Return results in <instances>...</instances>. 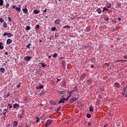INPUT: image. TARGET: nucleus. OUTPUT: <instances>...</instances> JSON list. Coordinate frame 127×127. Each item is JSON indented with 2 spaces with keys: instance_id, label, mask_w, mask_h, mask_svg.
I'll return each instance as SVG.
<instances>
[{
  "instance_id": "20e7f679",
  "label": "nucleus",
  "mask_w": 127,
  "mask_h": 127,
  "mask_svg": "<svg viewBox=\"0 0 127 127\" xmlns=\"http://www.w3.org/2000/svg\"><path fill=\"white\" fill-rule=\"evenodd\" d=\"M87 76L86 73H83L80 76V80H84L86 76Z\"/></svg>"
},
{
  "instance_id": "052dcab7",
  "label": "nucleus",
  "mask_w": 127,
  "mask_h": 127,
  "mask_svg": "<svg viewBox=\"0 0 127 127\" xmlns=\"http://www.w3.org/2000/svg\"><path fill=\"white\" fill-rule=\"evenodd\" d=\"M96 103H97V104H99V103H100V100H98V101L96 102Z\"/></svg>"
},
{
  "instance_id": "c03bdc74",
  "label": "nucleus",
  "mask_w": 127,
  "mask_h": 127,
  "mask_svg": "<svg viewBox=\"0 0 127 127\" xmlns=\"http://www.w3.org/2000/svg\"><path fill=\"white\" fill-rule=\"evenodd\" d=\"M60 109H61V107L59 106L57 109V112H59V111L60 110Z\"/></svg>"
},
{
  "instance_id": "0e129e2a",
  "label": "nucleus",
  "mask_w": 127,
  "mask_h": 127,
  "mask_svg": "<svg viewBox=\"0 0 127 127\" xmlns=\"http://www.w3.org/2000/svg\"><path fill=\"white\" fill-rule=\"evenodd\" d=\"M91 68H94V65H91Z\"/></svg>"
},
{
  "instance_id": "f8f14e48",
  "label": "nucleus",
  "mask_w": 127,
  "mask_h": 127,
  "mask_svg": "<svg viewBox=\"0 0 127 127\" xmlns=\"http://www.w3.org/2000/svg\"><path fill=\"white\" fill-rule=\"evenodd\" d=\"M3 45V43L2 42H0V50H2V49H3L4 47L2 46Z\"/></svg>"
},
{
  "instance_id": "473e14b6",
  "label": "nucleus",
  "mask_w": 127,
  "mask_h": 127,
  "mask_svg": "<svg viewBox=\"0 0 127 127\" xmlns=\"http://www.w3.org/2000/svg\"><path fill=\"white\" fill-rule=\"evenodd\" d=\"M55 30H56V28H55V27H53L51 29L52 31H55Z\"/></svg>"
},
{
  "instance_id": "412c9836",
  "label": "nucleus",
  "mask_w": 127,
  "mask_h": 127,
  "mask_svg": "<svg viewBox=\"0 0 127 127\" xmlns=\"http://www.w3.org/2000/svg\"><path fill=\"white\" fill-rule=\"evenodd\" d=\"M40 64H41V65H42V68H45L47 66V65H46V64L45 65L43 63H40Z\"/></svg>"
},
{
  "instance_id": "774afa93",
  "label": "nucleus",
  "mask_w": 127,
  "mask_h": 127,
  "mask_svg": "<svg viewBox=\"0 0 127 127\" xmlns=\"http://www.w3.org/2000/svg\"><path fill=\"white\" fill-rule=\"evenodd\" d=\"M10 126H11V125H8V126H7L6 127H10Z\"/></svg>"
},
{
  "instance_id": "58836bf2",
  "label": "nucleus",
  "mask_w": 127,
  "mask_h": 127,
  "mask_svg": "<svg viewBox=\"0 0 127 127\" xmlns=\"http://www.w3.org/2000/svg\"><path fill=\"white\" fill-rule=\"evenodd\" d=\"M6 35H8V33L4 32L3 34V36H6Z\"/></svg>"
},
{
  "instance_id": "9d476101",
  "label": "nucleus",
  "mask_w": 127,
  "mask_h": 127,
  "mask_svg": "<svg viewBox=\"0 0 127 127\" xmlns=\"http://www.w3.org/2000/svg\"><path fill=\"white\" fill-rule=\"evenodd\" d=\"M115 86L116 87V88H120L121 85H120L119 83L116 82L114 84Z\"/></svg>"
},
{
  "instance_id": "bb28decb",
  "label": "nucleus",
  "mask_w": 127,
  "mask_h": 127,
  "mask_svg": "<svg viewBox=\"0 0 127 127\" xmlns=\"http://www.w3.org/2000/svg\"><path fill=\"white\" fill-rule=\"evenodd\" d=\"M3 5V0H0V6Z\"/></svg>"
},
{
  "instance_id": "dca6fc26",
  "label": "nucleus",
  "mask_w": 127,
  "mask_h": 127,
  "mask_svg": "<svg viewBox=\"0 0 127 127\" xmlns=\"http://www.w3.org/2000/svg\"><path fill=\"white\" fill-rule=\"evenodd\" d=\"M30 46H31V44L30 43H28L27 45H26V47L27 48H28L29 49H30Z\"/></svg>"
},
{
  "instance_id": "f704fd0d",
  "label": "nucleus",
  "mask_w": 127,
  "mask_h": 127,
  "mask_svg": "<svg viewBox=\"0 0 127 127\" xmlns=\"http://www.w3.org/2000/svg\"><path fill=\"white\" fill-rule=\"evenodd\" d=\"M0 22L2 23V22H4V20L2 19V18H0Z\"/></svg>"
},
{
  "instance_id": "393cba45",
  "label": "nucleus",
  "mask_w": 127,
  "mask_h": 127,
  "mask_svg": "<svg viewBox=\"0 0 127 127\" xmlns=\"http://www.w3.org/2000/svg\"><path fill=\"white\" fill-rule=\"evenodd\" d=\"M31 29V27H30V26H27L26 27V30H30Z\"/></svg>"
},
{
  "instance_id": "13d9d810",
  "label": "nucleus",
  "mask_w": 127,
  "mask_h": 127,
  "mask_svg": "<svg viewBox=\"0 0 127 127\" xmlns=\"http://www.w3.org/2000/svg\"><path fill=\"white\" fill-rule=\"evenodd\" d=\"M108 124H105V125L104 126V127H108Z\"/></svg>"
},
{
  "instance_id": "4be33fe9",
  "label": "nucleus",
  "mask_w": 127,
  "mask_h": 127,
  "mask_svg": "<svg viewBox=\"0 0 127 127\" xmlns=\"http://www.w3.org/2000/svg\"><path fill=\"white\" fill-rule=\"evenodd\" d=\"M36 123H37V124H38V122H39L40 121V119H39V118H38V116H37L36 118Z\"/></svg>"
},
{
  "instance_id": "a878e982",
  "label": "nucleus",
  "mask_w": 127,
  "mask_h": 127,
  "mask_svg": "<svg viewBox=\"0 0 127 127\" xmlns=\"http://www.w3.org/2000/svg\"><path fill=\"white\" fill-rule=\"evenodd\" d=\"M58 54H57V53H55L53 55V58H56V57H57Z\"/></svg>"
},
{
  "instance_id": "7ed1b4c3",
  "label": "nucleus",
  "mask_w": 127,
  "mask_h": 127,
  "mask_svg": "<svg viewBox=\"0 0 127 127\" xmlns=\"http://www.w3.org/2000/svg\"><path fill=\"white\" fill-rule=\"evenodd\" d=\"M77 99L78 98L76 97L72 98L69 100V104H73V103H74V102H76V101H77Z\"/></svg>"
},
{
  "instance_id": "9b49d317",
  "label": "nucleus",
  "mask_w": 127,
  "mask_h": 127,
  "mask_svg": "<svg viewBox=\"0 0 127 127\" xmlns=\"http://www.w3.org/2000/svg\"><path fill=\"white\" fill-rule=\"evenodd\" d=\"M60 22H61V20H56L55 21L54 23L56 24H60Z\"/></svg>"
},
{
  "instance_id": "603ef678",
  "label": "nucleus",
  "mask_w": 127,
  "mask_h": 127,
  "mask_svg": "<svg viewBox=\"0 0 127 127\" xmlns=\"http://www.w3.org/2000/svg\"><path fill=\"white\" fill-rule=\"evenodd\" d=\"M124 59H127V55H125L123 56Z\"/></svg>"
},
{
  "instance_id": "338daca9",
  "label": "nucleus",
  "mask_w": 127,
  "mask_h": 127,
  "mask_svg": "<svg viewBox=\"0 0 127 127\" xmlns=\"http://www.w3.org/2000/svg\"><path fill=\"white\" fill-rule=\"evenodd\" d=\"M71 97V94H69V95L67 96V97L70 98Z\"/></svg>"
},
{
  "instance_id": "5701e85b",
  "label": "nucleus",
  "mask_w": 127,
  "mask_h": 127,
  "mask_svg": "<svg viewBox=\"0 0 127 127\" xmlns=\"http://www.w3.org/2000/svg\"><path fill=\"white\" fill-rule=\"evenodd\" d=\"M4 71H5V69L4 68H3V67H1L0 68V71L1 73H3V72H4Z\"/></svg>"
},
{
  "instance_id": "a211bd4d",
  "label": "nucleus",
  "mask_w": 127,
  "mask_h": 127,
  "mask_svg": "<svg viewBox=\"0 0 127 127\" xmlns=\"http://www.w3.org/2000/svg\"><path fill=\"white\" fill-rule=\"evenodd\" d=\"M15 9H16V10H17V11H18V12H20L21 9L20 8V7H15Z\"/></svg>"
},
{
  "instance_id": "ddd939ff",
  "label": "nucleus",
  "mask_w": 127,
  "mask_h": 127,
  "mask_svg": "<svg viewBox=\"0 0 127 127\" xmlns=\"http://www.w3.org/2000/svg\"><path fill=\"white\" fill-rule=\"evenodd\" d=\"M22 10H23L24 13H27V12H28V10L26 8L22 9Z\"/></svg>"
},
{
  "instance_id": "6e6d98bb",
  "label": "nucleus",
  "mask_w": 127,
  "mask_h": 127,
  "mask_svg": "<svg viewBox=\"0 0 127 127\" xmlns=\"http://www.w3.org/2000/svg\"><path fill=\"white\" fill-rule=\"evenodd\" d=\"M36 89L37 90H39V89H40V88H39V86H37V87H36Z\"/></svg>"
},
{
  "instance_id": "f03ea898",
  "label": "nucleus",
  "mask_w": 127,
  "mask_h": 127,
  "mask_svg": "<svg viewBox=\"0 0 127 127\" xmlns=\"http://www.w3.org/2000/svg\"><path fill=\"white\" fill-rule=\"evenodd\" d=\"M31 59H32V57L27 56L24 58V61H26L27 62H29V61H30V60H31Z\"/></svg>"
},
{
  "instance_id": "bf43d9fd",
  "label": "nucleus",
  "mask_w": 127,
  "mask_h": 127,
  "mask_svg": "<svg viewBox=\"0 0 127 127\" xmlns=\"http://www.w3.org/2000/svg\"><path fill=\"white\" fill-rule=\"evenodd\" d=\"M61 80V79H57V82L58 83V82H59V81H60Z\"/></svg>"
},
{
  "instance_id": "6ab92c4d",
  "label": "nucleus",
  "mask_w": 127,
  "mask_h": 127,
  "mask_svg": "<svg viewBox=\"0 0 127 127\" xmlns=\"http://www.w3.org/2000/svg\"><path fill=\"white\" fill-rule=\"evenodd\" d=\"M89 112H94V108L92 106L89 107Z\"/></svg>"
},
{
  "instance_id": "e433bc0d",
  "label": "nucleus",
  "mask_w": 127,
  "mask_h": 127,
  "mask_svg": "<svg viewBox=\"0 0 127 127\" xmlns=\"http://www.w3.org/2000/svg\"><path fill=\"white\" fill-rule=\"evenodd\" d=\"M124 61H127V60H119V61H116L115 62L117 63V62H123Z\"/></svg>"
},
{
  "instance_id": "c85d7f7f",
  "label": "nucleus",
  "mask_w": 127,
  "mask_h": 127,
  "mask_svg": "<svg viewBox=\"0 0 127 127\" xmlns=\"http://www.w3.org/2000/svg\"><path fill=\"white\" fill-rule=\"evenodd\" d=\"M104 20H105V21H109V18L108 16H105L104 17Z\"/></svg>"
},
{
  "instance_id": "8fccbe9b",
  "label": "nucleus",
  "mask_w": 127,
  "mask_h": 127,
  "mask_svg": "<svg viewBox=\"0 0 127 127\" xmlns=\"http://www.w3.org/2000/svg\"><path fill=\"white\" fill-rule=\"evenodd\" d=\"M8 19L10 22H11V18H10V17H8Z\"/></svg>"
},
{
  "instance_id": "c756f323",
  "label": "nucleus",
  "mask_w": 127,
  "mask_h": 127,
  "mask_svg": "<svg viewBox=\"0 0 127 127\" xmlns=\"http://www.w3.org/2000/svg\"><path fill=\"white\" fill-rule=\"evenodd\" d=\"M90 29H91V27H86V31H87V32H89V31H90Z\"/></svg>"
},
{
  "instance_id": "864d4df0",
  "label": "nucleus",
  "mask_w": 127,
  "mask_h": 127,
  "mask_svg": "<svg viewBox=\"0 0 127 127\" xmlns=\"http://www.w3.org/2000/svg\"><path fill=\"white\" fill-rule=\"evenodd\" d=\"M43 12H47V9L46 8L43 11Z\"/></svg>"
},
{
  "instance_id": "2f4dec72",
  "label": "nucleus",
  "mask_w": 127,
  "mask_h": 127,
  "mask_svg": "<svg viewBox=\"0 0 127 127\" xmlns=\"http://www.w3.org/2000/svg\"><path fill=\"white\" fill-rule=\"evenodd\" d=\"M65 61H62V65H63V66H65Z\"/></svg>"
},
{
  "instance_id": "aec40b11",
  "label": "nucleus",
  "mask_w": 127,
  "mask_h": 127,
  "mask_svg": "<svg viewBox=\"0 0 127 127\" xmlns=\"http://www.w3.org/2000/svg\"><path fill=\"white\" fill-rule=\"evenodd\" d=\"M3 27L6 28L7 27V24L5 22H3Z\"/></svg>"
},
{
  "instance_id": "7c9ffc66",
  "label": "nucleus",
  "mask_w": 127,
  "mask_h": 127,
  "mask_svg": "<svg viewBox=\"0 0 127 127\" xmlns=\"http://www.w3.org/2000/svg\"><path fill=\"white\" fill-rule=\"evenodd\" d=\"M36 29L38 30V29H39V27H40V26H39V25L37 24L36 25Z\"/></svg>"
},
{
  "instance_id": "a19ab883",
  "label": "nucleus",
  "mask_w": 127,
  "mask_h": 127,
  "mask_svg": "<svg viewBox=\"0 0 127 127\" xmlns=\"http://www.w3.org/2000/svg\"><path fill=\"white\" fill-rule=\"evenodd\" d=\"M109 9L107 8V7H103V10H106V11H108Z\"/></svg>"
},
{
  "instance_id": "f3484780",
  "label": "nucleus",
  "mask_w": 127,
  "mask_h": 127,
  "mask_svg": "<svg viewBox=\"0 0 127 127\" xmlns=\"http://www.w3.org/2000/svg\"><path fill=\"white\" fill-rule=\"evenodd\" d=\"M12 36H13V34L12 33H8L7 37L9 38V37H12Z\"/></svg>"
},
{
  "instance_id": "49530a36",
  "label": "nucleus",
  "mask_w": 127,
  "mask_h": 127,
  "mask_svg": "<svg viewBox=\"0 0 127 127\" xmlns=\"http://www.w3.org/2000/svg\"><path fill=\"white\" fill-rule=\"evenodd\" d=\"M127 89V86H126V87H125L124 88V89H123V90H124V92H126Z\"/></svg>"
},
{
  "instance_id": "423d86ee",
  "label": "nucleus",
  "mask_w": 127,
  "mask_h": 127,
  "mask_svg": "<svg viewBox=\"0 0 127 127\" xmlns=\"http://www.w3.org/2000/svg\"><path fill=\"white\" fill-rule=\"evenodd\" d=\"M65 98H62L58 102V104H61L62 103H65Z\"/></svg>"
},
{
  "instance_id": "6e6552de",
  "label": "nucleus",
  "mask_w": 127,
  "mask_h": 127,
  "mask_svg": "<svg viewBox=\"0 0 127 127\" xmlns=\"http://www.w3.org/2000/svg\"><path fill=\"white\" fill-rule=\"evenodd\" d=\"M11 42H12V40L10 39H8L6 41V44H8V45H9V44H10Z\"/></svg>"
},
{
  "instance_id": "b1692460",
  "label": "nucleus",
  "mask_w": 127,
  "mask_h": 127,
  "mask_svg": "<svg viewBox=\"0 0 127 127\" xmlns=\"http://www.w3.org/2000/svg\"><path fill=\"white\" fill-rule=\"evenodd\" d=\"M97 11L98 13H102V10L101 9V8L97 9Z\"/></svg>"
},
{
  "instance_id": "4c0bfd02",
  "label": "nucleus",
  "mask_w": 127,
  "mask_h": 127,
  "mask_svg": "<svg viewBox=\"0 0 127 127\" xmlns=\"http://www.w3.org/2000/svg\"><path fill=\"white\" fill-rule=\"evenodd\" d=\"M8 106H9V109H12V105L11 104H8Z\"/></svg>"
},
{
  "instance_id": "4d7b16f0",
  "label": "nucleus",
  "mask_w": 127,
  "mask_h": 127,
  "mask_svg": "<svg viewBox=\"0 0 127 127\" xmlns=\"http://www.w3.org/2000/svg\"><path fill=\"white\" fill-rule=\"evenodd\" d=\"M20 83H19V85L17 86V88H20Z\"/></svg>"
},
{
  "instance_id": "c9c22d12",
  "label": "nucleus",
  "mask_w": 127,
  "mask_h": 127,
  "mask_svg": "<svg viewBox=\"0 0 127 127\" xmlns=\"http://www.w3.org/2000/svg\"><path fill=\"white\" fill-rule=\"evenodd\" d=\"M63 28H70V26L69 25L64 26Z\"/></svg>"
},
{
  "instance_id": "39448f33",
  "label": "nucleus",
  "mask_w": 127,
  "mask_h": 127,
  "mask_svg": "<svg viewBox=\"0 0 127 127\" xmlns=\"http://www.w3.org/2000/svg\"><path fill=\"white\" fill-rule=\"evenodd\" d=\"M19 107H20L19 106V104H17V103H15L13 105V109H16V108L17 109H18V108H19Z\"/></svg>"
},
{
  "instance_id": "e2e57ef3",
  "label": "nucleus",
  "mask_w": 127,
  "mask_h": 127,
  "mask_svg": "<svg viewBox=\"0 0 127 127\" xmlns=\"http://www.w3.org/2000/svg\"><path fill=\"white\" fill-rule=\"evenodd\" d=\"M15 7H16V6L13 5V6H12V8H15Z\"/></svg>"
},
{
  "instance_id": "69168bd1",
  "label": "nucleus",
  "mask_w": 127,
  "mask_h": 127,
  "mask_svg": "<svg viewBox=\"0 0 127 127\" xmlns=\"http://www.w3.org/2000/svg\"><path fill=\"white\" fill-rule=\"evenodd\" d=\"M118 20H122V18L119 17V18H118Z\"/></svg>"
},
{
  "instance_id": "680f3d73",
  "label": "nucleus",
  "mask_w": 127,
  "mask_h": 127,
  "mask_svg": "<svg viewBox=\"0 0 127 127\" xmlns=\"http://www.w3.org/2000/svg\"><path fill=\"white\" fill-rule=\"evenodd\" d=\"M8 53H7V52H5V55H8Z\"/></svg>"
},
{
  "instance_id": "09e8293b",
  "label": "nucleus",
  "mask_w": 127,
  "mask_h": 127,
  "mask_svg": "<svg viewBox=\"0 0 127 127\" xmlns=\"http://www.w3.org/2000/svg\"><path fill=\"white\" fill-rule=\"evenodd\" d=\"M116 124H117L118 127H120V126H121V123H120L119 122H117Z\"/></svg>"
},
{
  "instance_id": "ea45409f",
  "label": "nucleus",
  "mask_w": 127,
  "mask_h": 127,
  "mask_svg": "<svg viewBox=\"0 0 127 127\" xmlns=\"http://www.w3.org/2000/svg\"><path fill=\"white\" fill-rule=\"evenodd\" d=\"M8 6H9V3H7L5 6V7L6 8H8Z\"/></svg>"
},
{
  "instance_id": "2eb2a0df",
  "label": "nucleus",
  "mask_w": 127,
  "mask_h": 127,
  "mask_svg": "<svg viewBox=\"0 0 127 127\" xmlns=\"http://www.w3.org/2000/svg\"><path fill=\"white\" fill-rule=\"evenodd\" d=\"M17 124H18L17 121L14 122V123H13V127H17Z\"/></svg>"
},
{
  "instance_id": "3c124183",
  "label": "nucleus",
  "mask_w": 127,
  "mask_h": 127,
  "mask_svg": "<svg viewBox=\"0 0 127 127\" xmlns=\"http://www.w3.org/2000/svg\"><path fill=\"white\" fill-rule=\"evenodd\" d=\"M64 101H68V100H69V97H67L66 98H64Z\"/></svg>"
},
{
  "instance_id": "37998d69",
  "label": "nucleus",
  "mask_w": 127,
  "mask_h": 127,
  "mask_svg": "<svg viewBox=\"0 0 127 127\" xmlns=\"http://www.w3.org/2000/svg\"><path fill=\"white\" fill-rule=\"evenodd\" d=\"M39 87L40 88V89H43V85H40L39 86Z\"/></svg>"
},
{
  "instance_id": "cd10ccee",
  "label": "nucleus",
  "mask_w": 127,
  "mask_h": 127,
  "mask_svg": "<svg viewBox=\"0 0 127 127\" xmlns=\"http://www.w3.org/2000/svg\"><path fill=\"white\" fill-rule=\"evenodd\" d=\"M86 117H87L88 119H91V114H86Z\"/></svg>"
},
{
  "instance_id": "4468645a",
  "label": "nucleus",
  "mask_w": 127,
  "mask_h": 127,
  "mask_svg": "<svg viewBox=\"0 0 127 127\" xmlns=\"http://www.w3.org/2000/svg\"><path fill=\"white\" fill-rule=\"evenodd\" d=\"M92 83H93V80L89 79L88 80H87V84H88L89 85H90V84H92Z\"/></svg>"
},
{
  "instance_id": "f257e3e1",
  "label": "nucleus",
  "mask_w": 127,
  "mask_h": 127,
  "mask_svg": "<svg viewBox=\"0 0 127 127\" xmlns=\"http://www.w3.org/2000/svg\"><path fill=\"white\" fill-rule=\"evenodd\" d=\"M53 123V121L51 120H48L46 122V123L45 125V127H48L50 125H51Z\"/></svg>"
},
{
  "instance_id": "72a5a7b5",
  "label": "nucleus",
  "mask_w": 127,
  "mask_h": 127,
  "mask_svg": "<svg viewBox=\"0 0 127 127\" xmlns=\"http://www.w3.org/2000/svg\"><path fill=\"white\" fill-rule=\"evenodd\" d=\"M112 6V4L111 3H109L108 4H107V7L108 8H111V7Z\"/></svg>"
},
{
  "instance_id": "de8ad7c7",
  "label": "nucleus",
  "mask_w": 127,
  "mask_h": 127,
  "mask_svg": "<svg viewBox=\"0 0 127 127\" xmlns=\"http://www.w3.org/2000/svg\"><path fill=\"white\" fill-rule=\"evenodd\" d=\"M72 92H73V91H68V92H67V94H68L69 95H71V94H72Z\"/></svg>"
},
{
  "instance_id": "1a4fd4ad",
  "label": "nucleus",
  "mask_w": 127,
  "mask_h": 127,
  "mask_svg": "<svg viewBox=\"0 0 127 127\" xmlns=\"http://www.w3.org/2000/svg\"><path fill=\"white\" fill-rule=\"evenodd\" d=\"M8 111V109H3V115H4V117H6L5 114H6V113H7Z\"/></svg>"
},
{
  "instance_id": "0eeeda50",
  "label": "nucleus",
  "mask_w": 127,
  "mask_h": 127,
  "mask_svg": "<svg viewBox=\"0 0 127 127\" xmlns=\"http://www.w3.org/2000/svg\"><path fill=\"white\" fill-rule=\"evenodd\" d=\"M40 13V10H37V9H35L33 10V13H34V14H38V13Z\"/></svg>"
},
{
  "instance_id": "5fc2aeb1",
  "label": "nucleus",
  "mask_w": 127,
  "mask_h": 127,
  "mask_svg": "<svg viewBox=\"0 0 127 127\" xmlns=\"http://www.w3.org/2000/svg\"><path fill=\"white\" fill-rule=\"evenodd\" d=\"M9 96V93H8V94H7L6 96V98H8V97Z\"/></svg>"
},
{
  "instance_id": "79ce46f5",
  "label": "nucleus",
  "mask_w": 127,
  "mask_h": 127,
  "mask_svg": "<svg viewBox=\"0 0 127 127\" xmlns=\"http://www.w3.org/2000/svg\"><path fill=\"white\" fill-rule=\"evenodd\" d=\"M92 126V123L91 122H89L87 125V127H91Z\"/></svg>"
},
{
  "instance_id": "a18cd8bd",
  "label": "nucleus",
  "mask_w": 127,
  "mask_h": 127,
  "mask_svg": "<svg viewBox=\"0 0 127 127\" xmlns=\"http://www.w3.org/2000/svg\"><path fill=\"white\" fill-rule=\"evenodd\" d=\"M58 93V94H63V91H59Z\"/></svg>"
}]
</instances>
